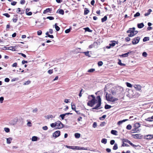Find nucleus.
<instances>
[{"label": "nucleus", "mask_w": 153, "mask_h": 153, "mask_svg": "<svg viewBox=\"0 0 153 153\" xmlns=\"http://www.w3.org/2000/svg\"><path fill=\"white\" fill-rule=\"evenodd\" d=\"M127 33H129L128 35L129 37H131L136 34L138 33V31L137 30H133L132 28H130L127 31Z\"/></svg>", "instance_id": "obj_3"}, {"label": "nucleus", "mask_w": 153, "mask_h": 153, "mask_svg": "<svg viewBox=\"0 0 153 153\" xmlns=\"http://www.w3.org/2000/svg\"><path fill=\"white\" fill-rule=\"evenodd\" d=\"M57 12H58L59 14L63 15L64 14V11L62 9H59V10Z\"/></svg>", "instance_id": "obj_24"}, {"label": "nucleus", "mask_w": 153, "mask_h": 153, "mask_svg": "<svg viewBox=\"0 0 153 153\" xmlns=\"http://www.w3.org/2000/svg\"><path fill=\"white\" fill-rule=\"evenodd\" d=\"M96 44V43H94L91 45H89V48H93L95 46V45Z\"/></svg>", "instance_id": "obj_40"}, {"label": "nucleus", "mask_w": 153, "mask_h": 153, "mask_svg": "<svg viewBox=\"0 0 153 153\" xmlns=\"http://www.w3.org/2000/svg\"><path fill=\"white\" fill-rule=\"evenodd\" d=\"M60 131H57L53 134V137H57L60 135Z\"/></svg>", "instance_id": "obj_10"}, {"label": "nucleus", "mask_w": 153, "mask_h": 153, "mask_svg": "<svg viewBox=\"0 0 153 153\" xmlns=\"http://www.w3.org/2000/svg\"><path fill=\"white\" fill-rule=\"evenodd\" d=\"M140 13L139 12H137L136 14H135L134 15V17H136L138 16H140Z\"/></svg>", "instance_id": "obj_47"}, {"label": "nucleus", "mask_w": 153, "mask_h": 153, "mask_svg": "<svg viewBox=\"0 0 153 153\" xmlns=\"http://www.w3.org/2000/svg\"><path fill=\"white\" fill-rule=\"evenodd\" d=\"M18 121V119H15L12 120H11L10 122V124L14 125L16 124Z\"/></svg>", "instance_id": "obj_11"}, {"label": "nucleus", "mask_w": 153, "mask_h": 153, "mask_svg": "<svg viewBox=\"0 0 153 153\" xmlns=\"http://www.w3.org/2000/svg\"><path fill=\"white\" fill-rule=\"evenodd\" d=\"M10 81V79L7 78H6L4 79V81L6 82H8Z\"/></svg>", "instance_id": "obj_61"}, {"label": "nucleus", "mask_w": 153, "mask_h": 153, "mask_svg": "<svg viewBox=\"0 0 153 153\" xmlns=\"http://www.w3.org/2000/svg\"><path fill=\"white\" fill-rule=\"evenodd\" d=\"M38 138L36 136H33L32 138V141H36L37 140Z\"/></svg>", "instance_id": "obj_28"}, {"label": "nucleus", "mask_w": 153, "mask_h": 153, "mask_svg": "<svg viewBox=\"0 0 153 153\" xmlns=\"http://www.w3.org/2000/svg\"><path fill=\"white\" fill-rule=\"evenodd\" d=\"M103 64V62L101 61H99L98 63V65L99 66H101Z\"/></svg>", "instance_id": "obj_43"}, {"label": "nucleus", "mask_w": 153, "mask_h": 153, "mask_svg": "<svg viewBox=\"0 0 153 153\" xmlns=\"http://www.w3.org/2000/svg\"><path fill=\"white\" fill-rule=\"evenodd\" d=\"M119 62H118V64L119 65L122 66H124L125 65V64L123 63H121V61L120 59H118Z\"/></svg>", "instance_id": "obj_32"}, {"label": "nucleus", "mask_w": 153, "mask_h": 153, "mask_svg": "<svg viewBox=\"0 0 153 153\" xmlns=\"http://www.w3.org/2000/svg\"><path fill=\"white\" fill-rule=\"evenodd\" d=\"M48 72L50 74H52L53 73V70H49L48 71Z\"/></svg>", "instance_id": "obj_56"}, {"label": "nucleus", "mask_w": 153, "mask_h": 153, "mask_svg": "<svg viewBox=\"0 0 153 153\" xmlns=\"http://www.w3.org/2000/svg\"><path fill=\"white\" fill-rule=\"evenodd\" d=\"M42 33V31L41 30H39L37 32V34L38 35H40Z\"/></svg>", "instance_id": "obj_60"}, {"label": "nucleus", "mask_w": 153, "mask_h": 153, "mask_svg": "<svg viewBox=\"0 0 153 153\" xmlns=\"http://www.w3.org/2000/svg\"><path fill=\"white\" fill-rule=\"evenodd\" d=\"M128 119H125L123 120L120 121H118L117 123V124L118 125H120L122 123H123L124 122H125L126 121L128 120Z\"/></svg>", "instance_id": "obj_21"}, {"label": "nucleus", "mask_w": 153, "mask_h": 153, "mask_svg": "<svg viewBox=\"0 0 153 153\" xmlns=\"http://www.w3.org/2000/svg\"><path fill=\"white\" fill-rule=\"evenodd\" d=\"M147 54L146 52H144L143 53L142 55L143 56L145 57H146L147 56Z\"/></svg>", "instance_id": "obj_52"}, {"label": "nucleus", "mask_w": 153, "mask_h": 153, "mask_svg": "<svg viewBox=\"0 0 153 153\" xmlns=\"http://www.w3.org/2000/svg\"><path fill=\"white\" fill-rule=\"evenodd\" d=\"M152 11V10L151 9H149L148 11V12L144 14V15L145 16H147L149 15L150 13Z\"/></svg>", "instance_id": "obj_22"}, {"label": "nucleus", "mask_w": 153, "mask_h": 153, "mask_svg": "<svg viewBox=\"0 0 153 153\" xmlns=\"http://www.w3.org/2000/svg\"><path fill=\"white\" fill-rule=\"evenodd\" d=\"M131 126L129 124L127 126L126 128L127 129L130 130L131 129Z\"/></svg>", "instance_id": "obj_41"}, {"label": "nucleus", "mask_w": 153, "mask_h": 153, "mask_svg": "<svg viewBox=\"0 0 153 153\" xmlns=\"http://www.w3.org/2000/svg\"><path fill=\"white\" fill-rule=\"evenodd\" d=\"M106 99L108 101L111 102H114L118 100V99L116 98L113 97L111 95H109L107 96V93L106 94Z\"/></svg>", "instance_id": "obj_4"}, {"label": "nucleus", "mask_w": 153, "mask_h": 153, "mask_svg": "<svg viewBox=\"0 0 153 153\" xmlns=\"http://www.w3.org/2000/svg\"><path fill=\"white\" fill-rule=\"evenodd\" d=\"M127 143H129L131 146H133L135 148V147H137L138 146L134 145L129 140H128V141Z\"/></svg>", "instance_id": "obj_31"}, {"label": "nucleus", "mask_w": 153, "mask_h": 153, "mask_svg": "<svg viewBox=\"0 0 153 153\" xmlns=\"http://www.w3.org/2000/svg\"><path fill=\"white\" fill-rule=\"evenodd\" d=\"M89 51H87L86 52H81V53H83L85 54V55L87 56H88V57H90L91 56L89 54Z\"/></svg>", "instance_id": "obj_26"}, {"label": "nucleus", "mask_w": 153, "mask_h": 153, "mask_svg": "<svg viewBox=\"0 0 153 153\" xmlns=\"http://www.w3.org/2000/svg\"><path fill=\"white\" fill-rule=\"evenodd\" d=\"M128 139H123L122 140V142L123 143L125 142L128 143Z\"/></svg>", "instance_id": "obj_51"}, {"label": "nucleus", "mask_w": 153, "mask_h": 153, "mask_svg": "<svg viewBox=\"0 0 153 153\" xmlns=\"http://www.w3.org/2000/svg\"><path fill=\"white\" fill-rule=\"evenodd\" d=\"M16 46L10 47L8 48H6V49H9L13 51H16Z\"/></svg>", "instance_id": "obj_14"}, {"label": "nucleus", "mask_w": 153, "mask_h": 153, "mask_svg": "<svg viewBox=\"0 0 153 153\" xmlns=\"http://www.w3.org/2000/svg\"><path fill=\"white\" fill-rule=\"evenodd\" d=\"M146 120L149 121H153V116H152L150 117H148L147 119H146Z\"/></svg>", "instance_id": "obj_27"}, {"label": "nucleus", "mask_w": 153, "mask_h": 153, "mask_svg": "<svg viewBox=\"0 0 153 153\" xmlns=\"http://www.w3.org/2000/svg\"><path fill=\"white\" fill-rule=\"evenodd\" d=\"M71 108L72 110H76V107L74 104H73L72 103H71Z\"/></svg>", "instance_id": "obj_35"}, {"label": "nucleus", "mask_w": 153, "mask_h": 153, "mask_svg": "<svg viewBox=\"0 0 153 153\" xmlns=\"http://www.w3.org/2000/svg\"><path fill=\"white\" fill-rule=\"evenodd\" d=\"M133 87L137 90L139 91L140 92H142L141 88L142 87L141 85H134Z\"/></svg>", "instance_id": "obj_8"}, {"label": "nucleus", "mask_w": 153, "mask_h": 153, "mask_svg": "<svg viewBox=\"0 0 153 153\" xmlns=\"http://www.w3.org/2000/svg\"><path fill=\"white\" fill-rule=\"evenodd\" d=\"M56 127L57 128L61 129L63 127V124L59 121L56 122Z\"/></svg>", "instance_id": "obj_5"}, {"label": "nucleus", "mask_w": 153, "mask_h": 153, "mask_svg": "<svg viewBox=\"0 0 153 153\" xmlns=\"http://www.w3.org/2000/svg\"><path fill=\"white\" fill-rule=\"evenodd\" d=\"M89 12V11L87 8H85L84 10V14L85 15H87Z\"/></svg>", "instance_id": "obj_29"}, {"label": "nucleus", "mask_w": 153, "mask_h": 153, "mask_svg": "<svg viewBox=\"0 0 153 153\" xmlns=\"http://www.w3.org/2000/svg\"><path fill=\"white\" fill-rule=\"evenodd\" d=\"M17 65V63L16 62H15L13 64L12 66L13 67H16Z\"/></svg>", "instance_id": "obj_64"}, {"label": "nucleus", "mask_w": 153, "mask_h": 153, "mask_svg": "<svg viewBox=\"0 0 153 153\" xmlns=\"http://www.w3.org/2000/svg\"><path fill=\"white\" fill-rule=\"evenodd\" d=\"M54 70L55 72L59 73L61 71V68L60 67L55 68H54Z\"/></svg>", "instance_id": "obj_13"}, {"label": "nucleus", "mask_w": 153, "mask_h": 153, "mask_svg": "<svg viewBox=\"0 0 153 153\" xmlns=\"http://www.w3.org/2000/svg\"><path fill=\"white\" fill-rule=\"evenodd\" d=\"M144 25L143 23H142L140 24H138L137 25V27L138 28H141L144 26Z\"/></svg>", "instance_id": "obj_18"}, {"label": "nucleus", "mask_w": 153, "mask_h": 153, "mask_svg": "<svg viewBox=\"0 0 153 153\" xmlns=\"http://www.w3.org/2000/svg\"><path fill=\"white\" fill-rule=\"evenodd\" d=\"M105 118V115H103L101 117H100L99 119L100 120H102Z\"/></svg>", "instance_id": "obj_50"}, {"label": "nucleus", "mask_w": 153, "mask_h": 153, "mask_svg": "<svg viewBox=\"0 0 153 153\" xmlns=\"http://www.w3.org/2000/svg\"><path fill=\"white\" fill-rule=\"evenodd\" d=\"M115 45V41H113L112 42L109 44V46H107L106 47L108 49L110 48L111 47H114Z\"/></svg>", "instance_id": "obj_12"}, {"label": "nucleus", "mask_w": 153, "mask_h": 153, "mask_svg": "<svg viewBox=\"0 0 153 153\" xmlns=\"http://www.w3.org/2000/svg\"><path fill=\"white\" fill-rule=\"evenodd\" d=\"M105 124V123L104 122H102L100 124V126L101 127H102L104 126Z\"/></svg>", "instance_id": "obj_55"}, {"label": "nucleus", "mask_w": 153, "mask_h": 153, "mask_svg": "<svg viewBox=\"0 0 153 153\" xmlns=\"http://www.w3.org/2000/svg\"><path fill=\"white\" fill-rule=\"evenodd\" d=\"M95 71V69L94 68H91L88 71V72L93 73Z\"/></svg>", "instance_id": "obj_38"}, {"label": "nucleus", "mask_w": 153, "mask_h": 153, "mask_svg": "<svg viewBox=\"0 0 153 153\" xmlns=\"http://www.w3.org/2000/svg\"><path fill=\"white\" fill-rule=\"evenodd\" d=\"M51 127H52V128H54L55 127H56V122L54 123H51Z\"/></svg>", "instance_id": "obj_45"}, {"label": "nucleus", "mask_w": 153, "mask_h": 153, "mask_svg": "<svg viewBox=\"0 0 153 153\" xmlns=\"http://www.w3.org/2000/svg\"><path fill=\"white\" fill-rule=\"evenodd\" d=\"M140 39V38L139 36L134 38L132 39V44L133 45H136L139 42Z\"/></svg>", "instance_id": "obj_6"}, {"label": "nucleus", "mask_w": 153, "mask_h": 153, "mask_svg": "<svg viewBox=\"0 0 153 153\" xmlns=\"http://www.w3.org/2000/svg\"><path fill=\"white\" fill-rule=\"evenodd\" d=\"M140 126V124L139 123H137L134 124V126L135 128H138Z\"/></svg>", "instance_id": "obj_20"}, {"label": "nucleus", "mask_w": 153, "mask_h": 153, "mask_svg": "<svg viewBox=\"0 0 153 153\" xmlns=\"http://www.w3.org/2000/svg\"><path fill=\"white\" fill-rule=\"evenodd\" d=\"M30 83V81L29 80H28L24 84V85H27L29 84Z\"/></svg>", "instance_id": "obj_44"}, {"label": "nucleus", "mask_w": 153, "mask_h": 153, "mask_svg": "<svg viewBox=\"0 0 153 153\" xmlns=\"http://www.w3.org/2000/svg\"><path fill=\"white\" fill-rule=\"evenodd\" d=\"M110 143L111 145H113L115 143V141L114 140H111L110 141Z\"/></svg>", "instance_id": "obj_59"}, {"label": "nucleus", "mask_w": 153, "mask_h": 153, "mask_svg": "<svg viewBox=\"0 0 153 153\" xmlns=\"http://www.w3.org/2000/svg\"><path fill=\"white\" fill-rule=\"evenodd\" d=\"M84 29L85 30V31H87L89 32H91V30L88 27L85 28Z\"/></svg>", "instance_id": "obj_46"}, {"label": "nucleus", "mask_w": 153, "mask_h": 153, "mask_svg": "<svg viewBox=\"0 0 153 153\" xmlns=\"http://www.w3.org/2000/svg\"><path fill=\"white\" fill-rule=\"evenodd\" d=\"M47 19H48L50 20H52L54 19V17L52 16H48L47 18Z\"/></svg>", "instance_id": "obj_49"}, {"label": "nucleus", "mask_w": 153, "mask_h": 153, "mask_svg": "<svg viewBox=\"0 0 153 153\" xmlns=\"http://www.w3.org/2000/svg\"><path fill=\"white\" fill-rule=\"evenodd\" d=\"M65 116V114H63L60 115V117L63 120L64 119V117Z\"/></svg>", "instance_id": "obj_57"}, {"label": "nucleus", "mask_w": 153, "mask_h": 153, "mask_svg": "<svg viewBox=\"0 0 153 153\" xmlns=\"http://www.w3.org/2000/svg\"><path fill=\"white\" fill-rule=\"evenodd\" d=\"M70 30H70V28L66 30H65V32L66 33H68L70 31Z\"/></svg>", "instance_id": "obj_62"}, {"label": "nucleus", "mask_w": 153, "mask_h": 153, "mask_svg": "<svg viewBox=\"0 0 153 153\" xmlns=\"http://www.w3.org/2000/svg\"><path fill=\"white\" fill-rule=\"evenodd\" d=\"M111 134H113V135H117V131H116V130H112L111 131Z\"/></svg>", "instance_id": "obj_23"}, {"label": "nucleus", "mask_w": 153, "mask_h": 153, "mask_svg": "<svg viewBox=\"0 0 153 153\" xmlns=\"http://www.w3.org/2000/svg\"><path fill=\"white\" fill-rule=\"evenodd\" d=\"M149 37H145L143 39V41L144 42L149 40Z\"/></svg>", "instance_id": "obj_39"}, {"label": "nucleus", "mask_w": 153, "mask_h": 153, "mask_svg": "<svg viewBox=\"0 0 153 153\" xmlns=\"http://www.w3.org/2000/svg\"><path fill=\"white\" fill-rule=\"evenodd\" d=\"M74 136L76 138H79L80 137V134L79 133H76L74 134Z\"/></svg>", "instance_id": "obj_33"}, {"label": "nucleus", "mask_w": 153, "mask_h": 153, "mask_svg": "<svg viewBox=\"0 0 153 153\" xmlns=\"http://www.w3.org/2000/svg\"><path fill=\"white\" fill-rule=\"evenodd\" d=\"M55 27L57 31H59V30L60 28L57 25L56 23L55 25Z\"/></svg>", "instance_id": "obj_36"}, {"label": "nucleus", "mask_w": 153, "mask_h": 153, "mask_svg": "<svg viewBox=\"0 0 153 153\" xmlns=\"http://www.w3.org/2000/svg\"><path fill=\"white\" fill-rule=\"evenodd\" d=\"M107 90L112 93L113 95L115 94L116 91L114 86L112 84H108L106 86Z\"/></svg>", "instance_id": "obj_2"}, {"label": "nucleus", "mask_w": 153, "mask_h": 153, "mask_svg": "<svg viewBox=\"0 0 153 153\" xmlns=\"http://www.w3.org/2000/svg\"><path fill=\"white\" fill-rule=\"evenodd\" d=\"M51 9L48 8L46 9L45 10H44L43 11V13L44 14H45L47 13H48L50 12L51 11Z\"/></svg>", "instance_id": "obj_19"}, {"label": "nucleus", "mask_w": 153, "mask_h": 153, "mask_svg": "<svg viewBox=\"0 0 153 153\" xmlns=\"http://www.w3.org/2000/svg\"><path fill=\"white\" fill-rule=\"evenodd\" d=\"M75 150H88V148H84V147H82L78 146H75Z\"/></svg>", "instance_id": "obj_9"}, {"label": "nucleus", "mask_w": 153, "mask_h": 153, "mask_svg": "<svg viewBox=\"0 0 153 153\" xmlns=\"http://www.w3.org/2000/svg\"><path fill=\"white\" fill-rule=\"evenodd\" d=\"M24 10H21L20 8H18L17 9V10H16V12L18 13H20L21 14L23 13H24Z\"/></svg>", "instance_id": "obj_25"}, {"label": "nucleus", "mask_w": 153, "mask_h": 153, "mask_svg": "<svg viewBox=\"0 0 153 153\" xmlns=\"http://www.w3.org/2000/svg\"><path fill=\"white\" fill-rule=\"evenodd\" d=\"M132 136L133 138L137 139H141L143 137V136L141 135L140 134H133Z\"/></svg>", "instance_id": "obj_7"}, {"label": "nucleus", "mask_w": 153, "mask_h": 153, "mask_svg": "<svg viewBox=\"0 0 153 153\" xmlns=\"http://www.w3.org/2000/svg\"><path fill=\"white\" fill-rule=\"evenodd\" d=\"M12 140V138L10 137L6 139V142L7 144H10L11 143V141Z\"/></svg>", "instance_id": "obj_17"}, {"label": "nucleus", "mask_w": 153, "mask_h": 153, "mask_svg": "<svg viewBox=\"0 0 153 153\" xmlns=\"http://www.w3.org/2000/svg\"><path fill=\"white\" fill-rule=\"evenodd\" d=\"M111 106L108 105H106V109H108L110 108Z\"/></svg>", "instance_id": "obj_58"}, {"label": "nucleus", "mask_w": 153, "mask_h": 153, "mask_svg": "<svg viewBox=\"0 0 153 153\" xmlns=\"http://www.w3.org/2000/svg\"><path fill=\"white\" fill-rule=\"evenodd\" d=\"M126 85L128 87L131 88L132 87V85L131 84H130L128 82H126Z\"/></svg>", "instance_id": "obj_42"}, {"label": "nucleus", "mask_w": 153, "mask_h": 153, "mask_svg": "<svg viewBox=\"0 0 153 153\" xmlns=\"http://www.w3.org/2000/svg\"><path fill=\"white\" fill-rule=\"evenodd\" d=\"M117 149H118L117 144L116 143H115L114 144V146L113 147V150H115Z\"/></svg>", "instance_id": "obj_37"}, {"label": "nucleus", "mask_w": 153, "mask_h": 153, "mask_svg": "<svg viewBox=\"0 0 153 153\" xmlns=\"http://www.w3.org/2000/svg\"><path fill=\"white\" fill-rule=\"evenodd\" d=\"M4 130L5 131L6 133H8L10 131V129L9 128H8L5 127L4 128Z\"/></svg>", "instance_id": "obj_34"}, {"label": "nucleus", "mask_w": 153, "mask_h": 153, "mask_svg": "<svg viewBox=\"0 0 153 153\" xmlns=\"http://www.w3.org/2000/svg\"><path fill=\"white\" fill-rule=\"evenodd\" d=\"M65 147L68 148L72 149L73 150H75V146H70L66 145L65 146Z\"/></svg>", "instance_id": "obj_30"}, {"label": "nucleus", "mask_w": 153, "mask_h": 153, "mask_svg": "<svg viewBox=\"0 0 153 153\" xmlns=\"http://www.w3.org/2000/svg\"><path fill=\"white\" fill-rule=\"evenodd\" d=\"M88 98L91 100L89 101L87 103L88 105L92 107L97 103L95 107L92 108V109H98L101 104V99L100 96H97L96 99L93 95H89L88 96Z\"/></svg>", "instance_id": "obj_1"}, {"label": "nucleus", "mask_w": 153, "mask_h": 153, "mask_svg": "<svg viewBox=\"0 0 153 153\" xmlns=\"http://www.w3.org/2000/svg\"><path fill=\"white\" fill-rule=\"evenodd\" d=\"M125 40L126 42L129 41L130 40V39L128 37H127L125 38Z\"/></svg>", "instance_id": "obj_63"}, {"label": "nucleus", "mask_w": 153, "mask_h": 153, "mask_svg": "<svg viewBox=\"0 0 153 153\" xmlns=\"http://www.w3.org/2000/svg\"><path fill=\"white\" fill-rule=\"evenodd\" d=\"M3 15L7 18H9L10 16V15L7 13H4Z\"/></svg>", "instance_id": "obj_53"}, {"label": "nucleus", "mask_w": 153, "mask_h": 153, "mask_svg": "<svg viewBox=\"0 0 153 153\" xmlns=\"http://www.w3.org/2000/svg\"><path fill=\"white\" fill-rule=\"evenodd\" d=\"M132 51H130L127 52V53H125L124 54H123L121 55H120V56L122 57H128V55L129 53H131Z\"/></svg>", "instance_id": "obj_15"}, {"label": "nucleus", "mask_w": 153, "mask_h": 153, "mask_svg": "<svg viewBox=\"0 0 153 153\" xmlns=\"http://www.w3.org/2000/svg\"><path fill=\"white\" fill-rule=\"evenodd\" d=\"M97 123L96 122H94L93 125V127L95 128L97 126Z\"/></svg>", "instance_id": "obj_54"}, {"label": "nucleus", "mask_w": 153, "mask_h": 153, "mask_svg": "<svg viewBox=\"0 0 153 153\" xmlns=\"http://www.w3.org/2000/svg\"><path fill=\"white\" fill-rule=\"evenodd\" d=\"M146 137H147L145 138V139L148 140L150 139L151 140L153 138V135L152 134H149L147 135Z\"/></svg>", "instance_id": "obj_16"}, {"label": "nucleus", "mask_w": 153, "mask_h": 153, "mask_svg": "<svg viewBox=\"0 0 153 153\" xmlns=\"http://www.w3.org/2000/svg\"><path fill=\"white\" fill-rule=\"evenodd\" d=\"M137 128H135L134 129H132V131H133V133H134V132H139L138 131H139V130H137Z\"/></svg>", "instance_id": "obj_48"}]
</instances>
